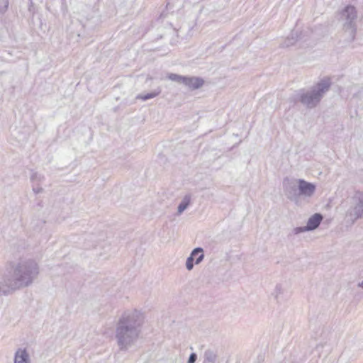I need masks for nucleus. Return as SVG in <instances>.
I'll use <instances>...</instances> for the list:
<instances>
[{
  "instance_id": "f257e3e1",
  "label": "nucleus",
  "mask_w": 363,
  "mask_h": 363,
  "mask_svg": "<svg viewBox=\"0 0 363 363\" xmlns=\"http://www.w3.org/2000/svg\"><path fill=\"white\" fill-rule=\"evenodd\" d=\"M39 274V267L33 259L11 264L0 274V294L8 296L31 285Z\"/></svg>"
},
{
  "instance_id": "f03ea898",
  "label": "nucleus",
  "mask_w": 363,
  "mask_h": 363,
  "mask_svg": "<svg viewBox=\"0 0 363 363\" xmlns=\"http://www.w3.org/2000/svg\"><path fill=\"white\" fill-rule=\"evenodd\" d=\"M144 315L137 309H127L116 325L115 338L121 351H127L138 342L144 324Z\"/></svg>"
},
{
  "instance_id": "7ed1b4c3",
  "label": "nucleus",
  "mask_w": 363,
  "mask_h": 363,
  "mask_svg": "<svg viewBox=\"0 0 363 363\" xmlns=\"http://www.w3.org/2000/svg\"><path fill=\"white\" fill-rule=\"evenodd\" d=\"M330 86L329 79H324L309 90L299 89L294 91L289 99L294 104L300 101L307 108H312L318 105L323 94L329 90Z\"/></svg>"
},
{
  "instance_id": "20e7f679",
  "label": "nucleus",
  "mask_w": 363,
  "mask_h": 363,
  "mask_svg": "<svg viewBox=\"0 0 363 363\" xmlns=\"http://www.w3.org/2000/svg\"><path fill=\"white\" fill-rule=\"evenodd\" d=\"M315 189L316 186L314 184L299 179L297 180V185L291 184L286 189V192L287 197L291 201H297L300 196L311 197L314 194Z\"/></svg>"
},
{
  "instance_id": "39448f33",
  "label": "nucleus",
  "mask_w": 363,
  "mask_h": 363,
  "mask_svg": "<svg viewBox=\"0 0 363 363\" xmlns=\"http://www.w3.org/2000/svg\"><path fill=\"white\" fill-rule=\"evenodd\" d=\"M343 21V28L345 32L348 33L350 40H354L357 32L356 20L357 12L356 8L351 5H347L341 12L340 16Z\"/></svg>"
},
{
  "instance_id": "423d86ee",
  "label": "nucleus",
  "mask_w": 363,
  "mask_h": 363,
  "mask_svg": "<svg viewBox=\"0 0 363 363\" xmlns=\"http://www.w3.org/2000/svg\"><path fill=\"white\" fill-rule=\"evenodd\" d=\"M167 78L172 81L183 84L191 90L198 89L204 84V80L199 77H186L171 73L167 75Z\"/></svg>"
},
{
  "instance_id": "0eeeda50",
  "label": "nucleus",
  "mask_w": 363,
  "mask_h": 363,
  "mask_svg": "<svg viewBox=\"0 0 363 363\" xmlns=\"http://www.w3.org/2000/svg\"><path fill=\"white\" fill-rule=\"evenodd\" d=\"M352 222L363 217V193L358 192L354 197V205L347 211Z\"/></svg>"
},
{
  "instance_id": "6e6552de",
  "label": "nucleus",
  "mask_w": 363,
  "mask_h": 363,
  "mask_svg": "<svg viewBox=\"0 0 363 363\" xmlns=\"http://www.w3.org/2000/svg\"><path fill=\"white\" fill-rule=\"evenodd\" d=\"M196 255H199V257H196V259H195V264H199L203 261L204 258L203 248L196 247L194 249L191 251L189 257L186 259V267L189 271L191 270L194 268V257H196Z\"/></svg>"
},
{
  "instance_id": "1a4fd4ad",
  "label": "nucleus",
  "mask_w": 363,
  "mask_h": 363,
  "mask_svg": "<svg viewBox=\"0 0 363 363\" xmlns=\"http://www.w3.org/2000/svg\"><path fill=\"white\" fill-rule=\"evenodd\" d=\"M13 363H31L30 355L26 348H18L16 351Z\"/></svg>"
},
{
  "instance_id": "9d476101",
  "label": "nucleus",
  "mask_w": 363,
  "mask_h": 363,
  "mask_svg": "<svg viewBox=\"0 0 363 363\" xmlns=\"http://www.w3.org/2000/svg\"><path fill=\"white\" fill-rule=\"evenodd\" d=\"M323 217L320 213H315L311 216L307 222L306 228L308 231L315 230L320 224Z\"/></svg>"
},
{
  "instance_id": "9b49d317",
  "label": "nucleus",
  "mask_w": 363,
  "mask_h": 363,
  "mask_svg": "<svg viewBox=\"0 0 363 363\" xmlns=\"http://www.w3.org/2000/svg\"><path fill=\"white\" fill-rule=\"evenodd\" d=\"M191 200V196L186 194L184 196L182 201L178 206V214H182L189 206Z\"/></svg>"
},
{
  "instance_id": "f8f14e48",
  "label": "nucleus",
  "mask_w": 363,
  "mask_h": 363,
  "mask_svg": "<svg viewBox=\"0 0 363 363\" xmlns=\"http://www.w3.org/2000/svg\"><path fill=\"white\" fill-rule=\"evenodd\" d=\"M161 91H162L160 87H158L157 89H156L155 90H154L153 91H152L150 93L138 94L136 96V99H140L142 101H147V100H149V99L156 97L161 93Z\"/></svg>"
},
{
  "instance_id": "ddd939ff",
  "label": "nucleus",
  "mask_w": 363,
  "mask_h": 363,
  "mask_svg": "<svg viewBox=\"0 0 363 363\" xmlns=\"http://www.w3.org/2000/svg\"><path fill=\"white\" fill-rule=\"evenodd\" d=\"M217 355L216 354L211 350H208L204 352V362L209 363H214L216 361Z\"/></svg>"
},
{
  "instance_id": "4468645a",
  "label": "nucleus",
  "mask_w": 363,
  "mask_h": 363,
  "mask_svg": "<svg viewBox=\"0 0 363 363\" xmlns=\"http://www.w3.org/2000/svg\"><path fill=\"white\" fill-rule=\"evenodd\" d=\"M44 176L40 174H38V172H33L30 176V180L32 184L38 183L39 184H40V183L43 181H44Z\"/></svg>"
},
{
  "instance_id": "2eb2a0df",
  "label": "nucleus",
  "mask_w": 363,
  "mask_h": 363,
  "mask_svg": "<svg viewBox=\"0 0 363 363\" xmlns=\"http://www.w3.org/2000/svg\"><path fill=\"white\" fill-rule=\"evenodd\" d=\"M9 6V0H0V13L6 11Z\"/></svg>"
},
{
  "instance_id": "dca6fc26",
  "label": "nucleus",
  "mask_w": 363,
  "mask_h": 363,
  "mask_svg": "<svg viewBox=\"0 0 363 363\" xmlns=\"http://www.w3.org/2000/svg\"><path fill=\"white\" fill-rule=\"evenodd\" d=\"M306 231H308V230L306 228V226H303V227H296V228H294L292 233L294 235H298V234H300V233H304Z\"/></svg>"
},
{
  "instance_id": "f3484780",
  "label": "nucleus",
  "mask_w": 363,
  "mask_h": 363,
  "mask_svg": "<svg viewBox=\"0 0 363 363\" xmlns=\"http://www.w3.org/2000/svg\"><path fill=\"white\" fill-rule=\"evenodd\" d=\"M32 187H33V191L35 194H40L43 191V189L40 187V186L38 183L33 184Z\"/></svg>"
},
{
  "instance_id": "a211bd4d",
  "label": "nucleus",
  "mask_w": 363,
  "mask_h": 363,
  "mask_svg": "<svg viewBox=\"0 0 363 363\" xmlns=\"http://www.w3.org/2000/svg\"><path fill=\"white\" fill-rule=\"evenodd\" d=\"M197 359V355L196 353H191L189 357L188 363H195Z\"/></svg>"
},
{
  "instance_id": "6ab92c4d",
  "label": "nucleus",
  "mask_w": 363,
  "mask_h": 363,
  "mask_svg": "<svg viewBox=\"0 0 363 363\" xmlns=\"http://www.w3.org/2000/svg\"><path fill=\"white\" fill-rule=\"evenodd\" d=\"M281 291H282L281 286L280 284H277L274 289V294H275L276 297H277L279 294H281Z\"/></svg>"
},
{
  "instance_id": "aec40b11",
  "label": "nucleus",
  "mask_w": 363,
  "mask_h": 363,
  "mask_svg": "<svg viewBox=\"0 0 363 363\" xmlns=\"http://www.w3.org/2000/svg\"><path fill=\"white\" fill-rule=\"evenodd\" d=\"M295 42V40L292 38L291 39H289L288 38L285 42H284V45L285 46H289V45H291L294 43Z\"/></svg>"
},
{
  "instance_id": "412c9836",
  "label": "nucleus",
  "mask_w": 363,
  "mask_h": 363,
  "mask_svg": "<svg viewBox=\"0 0 363 363\" xmlns=\"http://www.w3.org/2000/svg\"><path fill=\"white\" fill-rule=\"evenodd\" d=\"M359 287L363 289V281L358 283V285H357Z\"/></svg>"
},
{
  "instance_id": "4be33fe9",
  "label": "nucleus",
  "mask_w": 363,
  "mask_h": 363,
  "mask_svg": "<svg viewBox=\"0 0 363 363\" xmlns=\"http://www.w3.org/2000/svg\"><path fill=\"white\" fill-rule=\"evenodd\" d=\"M196 257H199V255H196V257H194V259H196Z\"/></svg>"
}]
</instances>
